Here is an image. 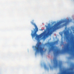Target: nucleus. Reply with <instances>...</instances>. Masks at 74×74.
Wrapping results in <instances>:
<instances>
[{"instance_id": "f257e3e1", "label": "nucleus", "mask_w": 74, "mask_h": 74, "mask_svg": "<svg viewBox=\"0 0 74 74\" xmlns=\"http://www.w3.org/2000/svg\"><path fill=\"white\" fill-rule=\"evenodd\" d=\"M70 33L68 31H65L64 32V39H66L67 42H70L71 46L69 44H66L64 48L62 50H60L56 48V47L54 46L53 44L49 42L45 43L44 46H49L51 47L49 48V52H50L51 51L54 52V56L53 61L54 68H56L58 66V60L56 59V57L60 53H64L65 52L71 51V57H69V59H72L74 58V35H72V37H71V39L70 40L69 38V36Z\"/></svg>"}, {"instance_id": "f03ea898", "label": "nucleus", "mask_w": 74, "mask_h": 74, "mask_svg": "<svg viewBox=\"0 0 74 74\" xmlns=\"http://www.w3.org/2000/svg\"><path fill=\"white\" fill-rule=\"evenodd\" d=\"M31 23L35 27V29H34V34H33V32L32 31L31 36L32 38L36 36L35 38L36 40L38 41L40 40V38H41V37H42V38L44 39L45 38V37H47V36H51L53 31H55L56 29H58L59 27H60V24L62 23V20L58 22L57 24L52 27H51L50 26H47V33L46 34H45V33L43 32L39 35H38L37 34V32L38 31V29L37 27V26L33 22H32Z\"/></svg>"}, {"instance_id": "7ed1b4c3", "label": "nucleus", "mask_w": 74, "mask_h": 74, "mask_svg": "<svg viewBox=\"0 0 74 74\" xmlns=\"http://www.w3.org/2000/svg\"><path fill=\"white\" fill-rule=\"evenodd\" d=\"M71 68L67 69L59 74H74V64L71 63Z\"/></svg>"}, {"instance_id": "20e7f679", "label": "nucleus", "mask_w": 74, "mask_h": 74, "mask_svg": "<svg viewBox=\"0 0 74 74\" xmlns=\"http://www.w3.org/2000/svg\"><path fill=\"white\" fill-rule=\"evenodd\" d=\"M35 48L36 52H40L41 55H43V52H44V50H43L44 48L41 47V45L40 43H37L35 46Z\"/></svg>"}, {"instance_id": "39448f33", "label": "nucleus", "mask_w": 74, "mask_h": 74, "mask_svg": "<svg viewBox=\"0 0 74 74\" xmlns=\"http://www.w3.org/2000/svg\"><path fill=\"white\" fill-rule=\"evenodd\" d=\"M62 63L61 62H59L58 66L60 68V71L61 72L63 71V69L62 68Z\"/></svg>"}, {"instance_id": "423d86ee", "label": "nucleus", "mask_w": 74, "mask_h": 74, "mask_svg": "<svg viewBox=\"0 0 74 74\" xmlns=\"http://www.w3.org/2000/svg\"><path fill=\"white\" fill-rule=\"evenodd\" d=\"M44 68H45V69H46V68H47V67L46 66V65H44Z\"/></svg>"}, {"instance_id": "0eeeda50", "label": "nucleus", "mask_w": 74, "mask_h": 74, "mask_svg": "<svg viewBox=\"0 0 74 74\" xmlns=\"http://www.w3.org/2000/svg\"><path fill=\"white\" fill-rule=\"evenodd\" d=\"M50 69H51V68H52V67H50Z\"/></svg>"}, {"instance_id": "6e6552de", "label": "nucleus", "mask_w": 74, "mask_h": 74, "mask_svg": "<svg viewBox=\"0 0 74 74\" xmlns=\"http://www.w3.org/2000/svg\"><path fill=\"white\" fill-rule=\"evenodd\" d=\"M42 30V29H41Z\"/></svg>"}]
</instances>
